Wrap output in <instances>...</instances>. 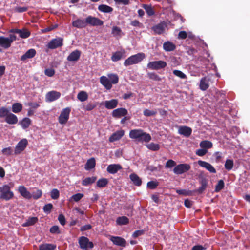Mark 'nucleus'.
Returning <instances> with one entry per match:
<instances>
[{
    "label": "nucleus",
    "instance_id": "26",
    "mask_svg": "<svg viewBox=\"0 0 250 250\" xmlns=\"http://www.w3.org/2000/svg\"><path fill=\"white\" fill-rule=\"evenodd\" d=\"M73 26L78 28H83L86 27L85 19H78L72 22Z\"/></svg>",
    "mask_w": 250,
    "mask_h": 250
},
{
    "label": "nucleus",
    "instance_id": "3",
    "mask_svg": "<svg viewBox=\"0 0 250 250\" xmlns=\"http://www.w3.org/2000/svg\"><path fill=\"white\" fill-rule=\"evenodd\" d=\"M146 57L144 53H138L136 54L132 55L126 59L124 65L125 66H128L133 64H135L141 62Z\"/></svg>",
    "mask_w": 250,
    "mask_h": 250
},
{
    "label": "nucleus",
    "instance_id": "8",
    "mask_svg": "<svg viewBox=\"0 0 250 250\" xmlns=\"http://www.w3.org/2000/svg\"><path fill=\"white\" fill-rule=\"evenodd\" d=\"M85 22L86 26L88 25L93 26H101L104 24L103 21L90 15L85 18Z\"/></svg>",
    "mask_w": 250,
    "mask_h": 250
},
{
    "label": "nucleus",
    "instance_id": "56",
    "mask_svg": "<svg viewBox=\"0 0 250 250\" xmlns=\"http://www.w3.org/2000/svg\"><path fill=\"white\" fill-rule=\"evenodd\" d=\"M158 182L156 181H149L147 183V187L148 188L151 189H155L158 186Z\"/></svg>",
    "mask_w": 250,
    "mask_h": 250
},
{
    "label": "nucleus",
    "instance_id": "32",
    "mask_svg": "<svg viewBox=\"0 0 250 250\" xmlns=\"http://www.w3.org/2000/svg\"><path fill=\"white\" fill-rule=\"evenodd\" d=\"M163 48L166 51H172L175 49L176 46L172 42L167 41L164 43Z\"/></svg>",
    "mask_w": 250,
    "mask_h": 250
},
{
    "label": "nucleus",
    "instance_id": "11",
    "mask_svg": "<svg viewBox=\"0 0 250 250\" xmlns=\"http://www.w3.org/2000/svg\"><path fill=\"white\" fill-rule=\"evenodd\" d=\"M9 32L10 33L18 34L21 38L23 39L27 38L31 34L30 32L26 28L22 29H12Z\"/></svg>",
    "mask_w": 250,
    "mask_h": 250
},
{
    "label": "nucleus",
    "instance_id": "13",
    "mask_svg": "<svg viewBox=\"0 0 250 250\" xmlns=\"http://www.w3.org/2000/svg\"><path fill=\"white\" fill-rule=\"evenodd\" d=\"M110 240L114 245L117 246L125 247L126 244V240L119 236H112L110 237Z\"/></svg>",
    "mask_w": 250,
    "mask_h": 250
},
{
    "label": "nucleus",
    "instance_id": "53",
    "mask_svg": "<svg viewBox=\"0 0 250 250\" xmlns=\"http://www.w3.org/2000/svg\"><path fill=\"white\" fill-rule=\"evenodd\" d=\"M42 192L40 189H37L35 191L33 192L32 194V198L35 200H37L41 197Z\"/></svg>",
    "mask_w": 250,
    "mask_h": 250
},
{
    "label": "nucleus",
    "instance_id": "40",
    "mask_svg": "<svg viewBox=\"0 0 250 250\" xmlns=\"http://www.w3.org/2000/svg\"><path fill=\"white\" fill-rule=\"evenodd\" d=\"M129 222L128 218L126 216L119 217L117 218L116 223L119 225H126Z\"/></svg>",
    "mask_w": 250,
    "mask_h": 250
},
{
    "label": "nucleus",
    "instance_id": "27",
    "mask_svg": "<svg viewBox=\"0 0 250 250\" xmlns=\"http://www.w3.org/2000/svg\"><path fill=\"white\" fill-rule=\"evenodd\" d=\"M100 81L101 83L104 85L106 89L109 90L112 88L111 83L106 77L104 76L101 77Z\"/></svg>",
    "mask_w": 250,
    "mask_h": 250
},
{
    "label": "nucleus",
    "instance_id": "2",
    "mask_svg": "<svg viewBox=\"0 0 250 250\" xmlns=\"http://www.w3.org/2000/svg\"><path fill=\"white\" fill-rule=\"evenodd\" d=\"M14 186L13 183H9V185H3L0 187V199L5 201H9L14 197V193L11 190Z\"/></svg>",
    "mask_w": 250,
    "mask_h": 250
},
{
    "label": "nucleus",
    "instance_id": "48",
    "mask_svg": "<svg viewBox=\"0 0 250 250\" xmlns=\"http://www.w3.org/2000/svg\"><path fill=\"white\" fill-rule=\"evenodd\" d=\"M10 112L6 107L2 106L0 108V118H5L7 117Z\"/></svg>",
    "mask_w": 250,
    "mask_h": 250
},
{
    "label": "nucleus",
    "instance_id": "45",
    "mask_svg": "<svg viewBox=\"0 0 250 250\" xmlns=\"http://www.w3.org/2000/svg\"><path fill=\"white\" fill-rule=\"evenodd\" d=\"M143 7L148 16H151L154 15V11L151 5L144 4Z\"/></svg>",
    "mask_w": 250,
    "mask_h": 250
},
{
    "label": "nucleus",
    "instance_id": "29",
    "mask_svg": "<svg viewBox=\"0 0 250 250\" xmlns=\"http://www.w3.org/2000/svg\"><path fill=\"white\" fill-rule=\"evenodd\" d=\"M129 177L134 185L136 186L141 185L142 180L136 174L132 173L129 175Z\"/></svg>",
    "mask_w": 250,
    "mask_h": 250
},
{
    "label": "nucleus",
    "instance_id": "22",
    "mask_svg": "<svg viewBox=\"0 0 250 250\" xmlns=\"http://www.w3.org/2000/svg\"><path fill=\"white\" fill-rule=\"evenodd\" d=\"M124 135V131L120 130L113 133L109 138L110 142H113L120 140Z\"/></svg>",
    "mask_w": 250,
    "mask_h": 250
},
{
    "label": "nucleus",
    "instance_id": "33",
    "mask_svg": "<svg viewBox=\"0 0 250 250\" xmlns=\"http://www.w3.org/2000/svg\"><path fill=\"white\" fill-rule=\"evenodd\" d=\"M96 165L95 160L94 158L88 159L85 165V169L89 170L95 167Z\"/></svg>",
    "mask_w": 250,
    "mask_h": 250
},
{
    "label": "nucleus",
    "instance_id": "57",
    "mask_svg": "<svg viewBox=\"0 0 250 250\" xmlns=\"http://www.w3.org/2000/svg\"><path fill=\"white\" fill-rule=\"evenodd\" d=\"M96 107V104L94 103H89L84 105L83 109L86 111H91Z\"/></svg>",
    "mask_w": 250,
    "mask_h": 250
},
{
    "label": "nucleus",
    "instance_id": "50",
    "mask_svg": "<svg viewBox=\"0 0 250 250\" xmlns=\"http://www.w3.org/2000/svg\"><path fill=\"white\" fill-rule=\"evenodd\" d=\"M233 161L230 159H227L225 164V168L228 171L232 169L233 167Z\"/></svg>",
    "mask_w": 250,
    "mask_h": 250
},
{
    "label": "nucleus",
    "instance_id": "59",
    "mask_svg": "<svg viewBox=\"0 0 250 250\" xmlns=\"http://www.w3.org/2000/svg\"><path fill=\"white\" fill-rule=\"evenodd\" d=\"M176 166V162L172 160H168L166 164L165 167L167 168H172Z\"/></svg>",
    "mask_w": 250,
    "mask_h": 250
},
{
    "label": "nucleus",
    "instance_id": "38",
    "mask_svg": "<svg viewBox=\"0 0 250 250\" xmlns=\"http://www.w3.org/2000/svg\"><path fill=\"white\" fill-rule=\"evenodd\" d=\"M31 124V120L28 118H24L19 122V124L21 125L23 129L28 128Z\"/></svg>",
    "mask_w": 250,
    "mask_h": 250
},
{
    "label": "nucleus",
    "instance_id": "37",
    "mask_svg": "<svg viewBox=\"0 0 250 250\" xmlns=\"http://www.w3.org/2000/svg\"><path fill=\"white\" fill-rule=\"evenodd\" d=\"M38 219L36 217H29L27 219L23 224V227H28L30 226L34 225L37 222Z\"/></svg>",
    "mask_w": 250,
    "mask_h": 250
},
{
    "label": "nucleus",
    "instance_id": "7",
    "mask_svg": "<svg viewBox=\"0 0 250 250\" xmlns=\"http://www.w3.org/2000/svg\"><path fill=\"white\" fill-rule=\"evenodd\" d=\"M63 39L61 37L53 39L48 43L47 47L50 49L57 48L63 45Z\"/></svg>",
    "mask_w": 250,
    "mask_h": 250
},
{
    "label": "nucleus",
    "instance_id": "6",
    "mask_svg": "<svg viewBox=\"0 0 250 250\" xmlns=\"http://www.w3.org/2000/svg\"><path fill=\"white\" fill-rule=\"evenodd\" d=\"M28 145V141L26 139H22L16 145L14 149V154H20L23 151Z\"/></svg>",
    "mask_w": 250,
    "mask_h": 250
},
{
    "label": "nucleus",
    "instance_id": "55",
    "mask_svg": "<svg viewBox=\"0 0 250 250\" xmlns=\"http://www.w3.org/2000/svg\"><path fill=\"white\" fill-rule=\"evenodd\" d=\"M173 73L174 75L181 79L187 78V76L180 70H174L173 71Z\"/></svg>",
    "mask_w": 250,
    "mask_h": 250
},
{
    "label": "nucleus",
    "instance_id": "12",
    "mask_svg": "<svg viewBox=\"0 0 250 250\" xmlns=\"http://www.w3.org/2000/svg\"><path fill=\"white\" fill-rule=\"evenodd\" d=\"M61 96V93L56 91H51L46 93L45 99L47 102H52L59 99Z\"/></svg>",
    "mask_w": 250,
    "mask_h": 250
},
{
    "label": "nucleus",
    "instance_id": "9",
    "mask_svg": "<svg viewBox=\"0 0 250 250\" xmlns=\"http://www.w3.org/2000/svg\"><path fill=\"white\" fill-rule=\"evenodd\" d=\"M70 111L71 109L69 107H66L62 110L58 118L60 124L63 125L67 123L69 119Z\"/></svg>",
    "mask_w": 250,
    "mask_h": 250
},
{
    "label": "nucleus",
    "instance_id": "36",
    "mask_svg": "<svg viewBox=\"0 0 250 250\" xmlns=\"http://www.w3.org/2000/svg\"><path fill=\"white\" fill-rule=\"evenodd\" d=\"M200 183L201 186L198 189L194 190V192H197L198 194H201L206 188L207 186V181L205 179H202Z\"/></svg>",
    "mask_w": 250,
    "mask_h": 250
},
{
    "label": "nucleus",
    "instance_id": "52",
    "mask_svg": "<svg viewBox=\"0 0 250 250\" xmlns=\"http://www.w3.org/2000/svg\"><path fill=\"white\" fill-rule=\"evenodd\" d=\"M109 80H110L111 84H116L118 83L119 81V78L117 75L116 74H110L108 75Z\"/></svg>",
    "mask_w": 250,
    "mask_h": 250
},
{
    "label": "nucleus",
    "instance_id": "54",
    "mask_svg": "<svg viewBox=\"0 0 250 250\" xmlns=\"http://www.w3.org/2000/svg\"><path fill=\"white\" fill-rule=\"evenodd\" d=\"M50 196L53 199H57L60 196V193L57 189L54 188L50 192Z\"/></svg>",
    "mask_w": 250,
    "mask_h": 250
},
{
    "label": "nucleus",
    "instance_id": "35",
    "mask_svg": "<svg viewBox=\"0 0 250 250\" xmlns=\"http://www.w3.org/2000/svg\"><path fill=\"white\" fill-rule=\"evenodd\" d=\"M97 179L96 176H92L91 177H86L83 180L82 184L83 186H87L94 183Z\"/></svg>",
    "mask_w": 250,
    "mask_h": 250
},
{
    "label": "nucleus",
    "instance_id": "42",
    "mask_svg": "<svg viewBox=\"0 0 250 250\" xmlns=\"http://www.w3.org/2000/svg\"><path fill=\"white\" fill-rule=\"evenodd\" d=\"M108 183V180L106 178H101L97 182V186L99 188L105 187Z\"/></svg>",
    "mask_w": 250,
    "mask_h": 250
},
{
    "label": "nucleus",
    "instance_id": "43",
    "mask_svg": "<svg viewBox=\"0 0 250 250\" xmlns=\"http://www.w3.org/2000/svg\"><path fill=\"white\" fill-rule=\"evenodd\" d=\"M200 146L202 148L206 149L211 148L213 146V144L210 141L205 140L200 142Z\"/></svg>",
    "mask_w": 250,
    "mask_h": 250
},
{
    "label": "nucleus",
    "instance_id": "58",
    "mask_svg": "<svg viewBox=\"0 0 250 250\" xmlns=\"http://www.w3.org/2000/svg\"><path fill=\"white\" fill-rule=\"evenodd\" d=\"M83 197V193H76L71 197V199L75 202L79 201Z\"/></svg>",
    "mask_w": 250,
    "mask_h": 250
},
{
    "label": "nucleus",
    "instance_id": "19",
    "mask_svg": "<svg viewBox=\"0 0 250 250\" xmlns=\"http://www.w3.org/2000/svg\"><path fill=\"white\" fill-rule=\"evenodd\" d=\"M166 26L167 24L166 22L165 21H163L154 26L152 27V30L155 34L160 35L164 32Z\"/></svg>",
    "mask_w": 250,
    "mask_h": 250
},
{
    "label": "nucleus",
    "instance_id": "4",
    "mask_svg": "<svg viewBox=\"0 0 250 250\" xmlns=\"http://www.w3.org/2000/svg\"><path fill=\"white\" fill-rule=\"evenodd\" d=\"M78 242L80 248L83 250H88V248L92 249L94 247L93 242L89 241L88 238L85 236L79 237Z\"/></svg>",
    "mask_w": 250,
    "mask_h": 250
},
{
    "label": "nucleus",
    "instance_id": "51",
    "mask_svg": "<svg viewBox=\"0 0 250 250\" xmlns=\"http://www.w3.org/2000/svg\"><path fill=\"white\" fill-rule=\"evenodd\" d=\"M143 114L145 116L150 117L155 116L157 114V111L156 110H150L148 109H146L144 110Z\"/></svg>",
    "mask_w": 250,
    "mask_h": 250
},
{
    "label": "nucleus",
    "instance_id": "44",
    "mask_svg": "<svg viewBox=\"0 0 250 250\" xmlns=\"http://www.w3.org/2000/svg\"><path fill=\"white\" fill-rule=\"evenodd\" d=\"M77 98L80 101L83 102L88 99V95L86 92L81 91L78 94Z\"/></svg>",
    "mask_w": 250,
    "mask_h": 250
},
{
    "label": "nucleus",
    "instance_id": "23",
    "mask_svg": "<svg viewBox=\"0 0 250 250\" xmlns=\"http://www.w3.org/2000/svg\"><path fill=\"white\" fill-rule=\"evenodd\" d=\"M36 54V51L34 49H30L26 53L21 57V60L25 61L28 59L33 58Z\"/></svg>",
    "mask_w": 250,
    "mask_h": 250
},
{
    "label": "nucleus",
    "instance_id": "47",
    "mask_svg": "<svg viewBox=\"0 0 250 250\" xmlns=\"http://www.w3.org/2000/svg\"><path fill=\"white\" fill-rule=\"evenodd\" d=\"M146 147L148 149L152 151H158L160 148L159 144L153 142L147 144Z\"/></svg>",
    "mask_w": 250,
    "mask_h": 250
},
{
    "label": "nucleus",
    "instance_id": "16",
    "mask_svg": "<svg viewBox=\"0 0 250 250\" xmlns=\"http://www.w3.org/2000/svg\"><path fill=\"white\" fill-rule=\"evenodd\" d=\"M81 51L76 49L72 51L67 57V60L69 62H77L81 56Z\"/></svg>",
    "mask_w": 250,
    "mask_h": 250
},
{
    "label": "nucleus",
    "instance_id": "10",
    "mask_svg": "<svg viewBox=\"0 0 250 250\" xmlns=\"http://www.w3.org/2000/svg\"><path fill=\"white\" fill-rule=\"evenodd\" d=\"M190 166L188 164H181L176 166L173 169V172L177 175L182 174L190 169Z\"/></svg>",
    "mask_w": 250,
    "mask_h": 250
},
{
    "label": "nucleus",
    "instance_id": "62",
    "mask_svg": "<svg viewBox=\"0 0 250 250\" xmlns=\"http://www.w3.org/2000/svg\"><path fill=\"white\" fill-rule=\"evenodd\" d=\"M12 149L11 147H8L5 148H3L2 150V153L6 156H9L12 154Z\"/></svg>",
    "mask_w": 250,
    "mask_h": 250
},
{
    "label": "nucleus",
    "instance_id": "34",
    "mask_svg": "<svg viewBox=\"0 0 250 250\" xmlns=\"http://www.w3.org/2000/svg\"><path fill=\"white\" fill-rule=\"evenodd\" d=\"M98 9L100 12L103 13H111L113 10V9L111 7L105 4H101L99 5Z\"/></svg>",
    "mask_w": 250,
    "mask_h": 250
},
{
    "label": "nucleus",
    "instance_id": "17",
    "mask_svg": "<svg viewBox=\"0 0 250 250\" xmlns=\"http://www.w3.org/2000/svg\"><path fill=\"white\" fill-rule=\"evenodd\" d=\"M191 128L187 126H181L178 128V132L179 134L182 135L186 137H189L192 133Z\"/></svg>",
    "mask_w": 250,
    "mask_h": 250
},
{
    "label": "nucleus",
    "instance_id": "1",
    "mask_svg": "<svg viewBox=\"0 0 250 250\" xmlns=\"http://www.w3.org/2000/svg\"><path fill=\"white\" fill-rule=\"evenodd\" d=\"M129 135L130 138L141 143H147L151 140V137L149 133H147L140 129L131 130Z\"/></svg>",
    "mask_w": 250,
    "mask_h": 250
},
{
    "label": "nucleus",
    "instance_id": "64",
    "mask_svg": "<svg viewBox=\"0 0 250 250\" xmlns=\"http://www.w3.org/2000/svg\"><path fill=\"white\" fill-rule=\"evenodd\" d=\"M50 232L51 233H57L59 234L60 231L59 230V228L58 226H53L50 229Z\"/></svg>",
    "mask_w": 250,
    "mask_h": 250
},
{
    "label": "nucleus",
    "instance_id": "18",
    "mask_svg": "<svg viewBox=\"0 0 250 250\" xmlns=\"http://www.w3.org/2000/svg\"><path fill=\"white\" fill-rule=\"evenodd\" d=\"M125 53V52L124 49L120 51H116L113 53L111 57V59L113 62H117L122 59L125 58L126 57Z\"/></svg>",
    "mask_w": 250,
    "mask_h": 250
},
{
    "label": "nucleus",
    "instance_id": "46",
    "mask_svg": "<svg viewBox=\"0 0 250 250\" xmlns=\"http://www.w3.org/2000/svg\"><path fill=\"white\" fill-rule=\"evenodd\" d=\"M147 76L150 79L155 81L159 82V81H161L162 80L161 77L158 75H157L156 73H155L154 72L148 73Z\"/></svg>",
    "mask_w": 250,
    "mask_h": 250
},
{
    "label": "nucleus",
    "instance_id": "28",
    "mask_svg": "<svg viewBox=\"0 0 250 250\" xmlns=\"http://www.w3.org/2000/svg\"><path fill=\"white\" fill-rule=\"evenodd\" d=\"M56 248V245L49 243L42 244L39 246V250H55Z\"/></svg>",
    "mask_w": 250,
    "mask_h": 250
},
{
    "label": "nucleus",
    "instance_id": "5",
    "mask_svg": "<svg viewBox=\"0 0 250 250\" xmlns=\"http://www.w3.org/2000/svg\"><path fill=\"white\" fill-rule=\"evenodd\" d=\"M167 66V63L164 61H157L150 62L147 64V67L151 70H159L163 69Z\"/></svg>",
    "mask_w": 250,
    "mask_h": 250
},
{
    "label": "nucleus",
    "instance_id": "21",
    "mask_svg": "<svg viewBox=\"0 0 250 250\" xmlns=\"http://www.w3.org/2000/svg\"><path fill=\"white\" fill-rule=\"evenodd\" d=\"M18 191L20 194L24 198L30 199L32 198L31 194L24 186H20L18 188Z\"/></svg>",
    "mask_w": 250,
    "mask_h": 250
},
{
    "label": "nucleus",
    "instance_id": "61",
    "mask_svg": "<svg viewBox=\"0 0 250 250\" xmlns=\"http://www.w3.org/2000/svg\"><path fill=\"white\" fill-rule=\"evenodd\" d=\"M53 208V205L51 203L47 204L43 207V209L44 212L49 213Z\"/></svg>",
    "mask_w": 250,
    "mask_h": 250
},
{
    "label": "nucleus",
    "instance_id": "25",
    "mask_svg": "<svg viewBox=\"0 0 250 250\" xmlns=\"http://www.w3.org/2000/svg\"><path fill=\"white\" fill-rule=\"evenodd\" d=\"M5 122L9 125H15L18 122L17 117L14 114L10 113L5 119Z\"/></svg>",
    "mask_w": 250,
    "mask_h": 250
},
{
    "label": "nucleus",
    "instance_id": "15",
    "mask_svg": "<svg viewBox=\"0 0 250 250\" xmlns=\"http://www.w3.org/2000/svg\"><path fill=\"white\" fill-rule=\"evenodd\" d=\"M198 164L200 167L206 168L209 172L211 173H216L215 168L210 163L206 161L199 160L198 161Z\"/></svg>",
    "mask_w": 250,
    "mask_h": 250
},
{
    "label": "nucleus",
    "instance_id": "63",
    "mask_svg": "<svg viewBox=\"0 0 250 250\" xmlns=\"http://www.w3.org/2000/svg\"><path fill=\"white\" fill-rule=\"evenodd\" d=\"M58 27L57 24L51 25V26L47 27L42 30V32L46 33L51 31Z\"/></svg>",
    "mask_w": 250,
    "mask_h": 250
},
{
    "label": "nucleus",
    "instance_id": "49",
    "mask_svg": "<svg viewBox=\"0 0 250 250\" xmlns=\"http://www.w3.org/2000/svg\"><path fill=\"white\" fill-rule=\"evenodd\" d=\"M224 182L223 180H219L215 186V191L216 192L220 191L224 188Z\"/></svg>",
    "mask_w": 250,
    "mask_h": 250
},
{
    "label": "nucleus",
    "instance_id": "20",
    "mask_svg": "<svg viewBox=\"0 0 250 250\" xmlns=\"http://www.w3.org/2000/svg\"><path fill=\"white\" fill-rule=\"evenodd\" d=\"M122 169V167L120 164H110L108 166L106 170L110 174H115L118 171Z\"/></svg>",
    "mask_w": 250,
    "mask_h": 250
},
{
    "label": "nucleus",
    "instance_id": "31",
    "mask_svg": "<svg viewBox=\"0 0 250 250\" xmlns=\"http://www.w3.org/2000/svg\"><path fill=\"white\" fill-rule=\"evenodd\" d=\"M208 79L206 77L202 78L200 82V88L203 91L206 90L209 87Z\"/></svg>",
    "mask_w": 250,
    "mask_h": 250
},
{
    "label": "nucleus",
    "instance_id": "30",
    "mask_svg": "<svg viewBox=\"0 0 250 250\" xmlns=\"http://www.w3.org/2000/svg\"><path fill=\"white\" fill-rule=\"evenodd\" d=\"M11 43L8 38L0 36V46L4 48H8L10 47Z\"/></svg>",
    "mask_w": 250,
    "mask_h": 250
},
{
    "label": "nucleus",
    "instance_id": "41",
    "mask_svg": "<svg viewBox=\"0 0 250 250\" xmlns=\"http://www.w3.org/2000/svg\"><path fill=\"white\" fill-rule=\"evenodd\" d=\"M22 105L19 103H15L12 105V111L15 113H19L21 111Z\"/></svg>",
    "mask_w": 250,
    "mask_h": 250
},
{
    "label": "nucleus",
    "instance_id": "39",
    "mask_svg": "<svg viewBox=\"0 0 250 250\" xmlns=\"http://www.w3.org/2000/svg\"><path fill=\"white\" fill-rule=\"evenodd\" d=\"M111 34L114 37H121L123 35V33L121 29L118 26H113L112 29Z\"/></svg>",
    "mask_w": 250,
    "mask_h": 250
},
{
    "label": "nucleus",
    "instance_id": "60",
    "mask_svg": "<svg viewBox=\"0 0 250 250\" xmlns=\"http://www.w3.org/2000/svg\"><path fill=\"white\" fill-rule=\"evenodd\" d=\"M55 73V70L53 68H47L44 70V74L48 77H52Z\"/></svg>",
    "mask_w": 250,
    "mask_h": 250
},
{
    "label": "nucleus",
    "instance_id": "14",
    "mask_svg": "<svg viewBox=\"0 0 250 250\" xmlns=\"http://www.w3.org/2000/svg\"><path fill=\"white\" fill-rule=\"evenodd\" d=\"M128 114L127 109L125 108H118L114 110L112 112V115L116 118H119L122 116H125Z\"/></svg>",
    "mask_w": 250,
    "mask_h": 250
},
{
    "label": "nucleus",
    "instance_id": "24",
    "mask_svg": "<svg viewBox=\"0 0 250 250\" xmlns=\"http://www.w3.org/2000/svg\"><path fill=\"white\" fill-rule=\"evenodd\" d=\"M118 104V100L116 99H111L104 102V106L108 109H112L116 108Z\"/></svg>",
    "mask_w": 250,
    "mask_h": 250
}]
</instances>
